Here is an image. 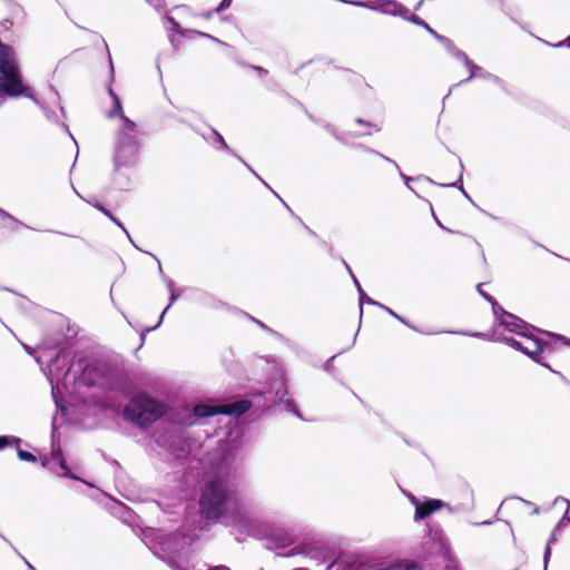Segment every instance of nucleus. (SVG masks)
<instances>
[{
  "label": "nucleus",
  "instance_id": "60",
  "mask_svg": "<svg viewBox=\"0 0 570 570\" xmlns=\"http://www.w3.org/2000/svg\"><path fill=\"white\" fill-rule=\"evenodd\" d=\"M472 336H483V334H481V333H474V334H472Z\"/></svg>",
  "mask_w": 570,
  "mask_h": 570
},
{
  "label": "nucleus",
  "instance_id": "30",
  "mask_svg": "<svg viewBox=\"0 0 570 570\" xmlns=\"http://www.w3.org/2000/svg\"><path fill=\"white\" fill-rule=\"evenodd\" d=\"M436 40L440 41L450 53H452L456 48L452 40L442 35L436 36Z\"/></svg>",
  "mask_w": 570,
  "mask_h": 570
},
{
  "label": "nucleus",
  "instance_id": "23",
  "mask_svg": "<svg viewBox=\"0 0 570 570\" xmlns=\"http://www.w3.org/2000/svg\"><path fill=\"white\" fill-rule=\"evenodd\" d=\"M313 552H314V550L312 548H304V547L297 546V547H294L293 549H291L284 556L285 557H293V556H297V554H304V556L313 557Z\"/></svg>",
  "mask_w": 570,
  "mask_h": 570
},
{
  "label": "nucleus",
  "instance_id": "35",
  "mask_svg": "<svg viewBox=\"0 0 570 570\" xmlns=\"http://www.w3.org/2000/svg\"><path fill=\"white\" fill-rule=\"evenodd\" d=\"M355 121H356L357 124H360V125H366V126H368V127H372V128H374L376 131H380V130H381V127H379L376 124L367 122V121H365V120H364V119H362V118H356V120H355Z\"/></svg>",
  "mask_w": 570,
  "mask_h": 570
},
{
  "label": "nucleus",
  "instance_id": "5",
  "mask_svg": "<svg viewBox=\"0 0 570 570\" xmlns=\"http://www.w3.org/2000/svg\"><path fill=\"white\" fill-rule=\"evenodd\" d=\"M250 402L246 400L219 406L198 404L194 406L195 420H191L190 423L194 424L197 419L209 417L216 414L234 415L237 417L246 413L250 409Z\"/></svg>",
  "mask_w": 570,
  "mask_h": 570
},
{
  "label": "nucleus",
  "instance_id": "25",
  "mask_svg": "<svg viewBox=\"0 0 570 570\" xmlns=\"http://www.w3.org/2000/svg\"><path fill=\"white\" fill-rule=\"evenodd\" d=\"M12 303L21 311H28L31 305L30 299L20 295H16Z\"/></svg>",
  "mask_w": 570,
  "mask_h": 570
},
{
  "label": "nucleus",
  "instance_id": "45",
  "mask_svg": "<svg viewBox=\"0 0 570 570\" xmlns=\"http://www.w3.org/2000/svg\"><path fill=\"white\" fill-rule=\"evenodd\" d=\"M155 8L161 7V0H147Z\"/></svg>",
  "mask_w": 570,
  "mask_h": 570
},
{
  "label": "nucleus",
  "instance_id": "17",
  "mask_svg": "<svg viewBox=\"0 0 570 570\" xmlns=\"http://www.w3.org/2000/svg\"><path fill=\"white\" fill-rule=\"evenodd\" d=\"M409 21H411L412 23L416 24V26H420V27H423L430 35H432L435 39H436V36H439L440 33H438L434 29H432L423 19H421L419 16L416 14H413L411 17H409Z\"/></svg>",
  "mask_w": 570,
  "mask_h": 570
},
{
  "label": "nucleus",
  "instance_id": "31",
  "mask_svg": "<svg viewBox=\"0 0 570 570\" xmlns=\"http://www.w3.org/2000/svg\"><path fill=\"white\" fill-rule=\"evenodd\" d=\"M492 304L493 314L495 316V320L500 323V320L503 317V312H505L497 302L493 299V302H490Z\"/></svg>",
  "mask_w": 570,
  "mask_h": 570
},
{
  "label": "nucleus",
  "instance_id": "40",
  "mask_svg": "<svg viewBox=\"0 0 570 570\" xmlns=\"http://www.w3.org/2000/svg\"><path fill=\"white\" fill-rule=\"evenodd\" d=\"M11 217V214L0 207V218L2 223L7 222Z\"/></svg>",
  "mask_w": 570,
  "mask_h": 570
},
{
  "label": "nucleus",
  "instance_id": "47",
  "mask_svg": "<svg viewBox=\"0 0 570 570\" xmlns=\"http://www.w3.org/2000/svg\"><path fill=\"white\" fill-rule=\"evenodd\" d=\"M169 566H170V568H171L173 570H184V569H181L178 564H176L175 562H170V563H169Z\"/></svg>",
  "mask_w": 570,
  "mask_h": 570
},
{
  "label": "nucleus",
  "instance_id": "36",
  "mask_svg": "<svg viewBox=\"0 0 570 570\" xmlns=\"http://www.w3.org/2000/svg\"><path fill=\"white\" fill-rule=\"evenodd\" d=\"M232 1L233 0H222L219 6L217 7V12H222V11L226 10L227 8H229Z\"/></svg>",
  "mask_w": 570,
  "mask_h": 570
},
{
  "label": "nucleus",
  "instance_id": "38",
  "mask_svg": "<svg viewBox=\"0 0 570 570\" xmlns=\"http://www.w3.org/2000/svg\"><path fill=\"white\" fill-rule=\"evenodd\" d=\"M481 286H482V284H479V285H478V291H479V293H480V294H481V295H482V296H483L488 302H493V299H494V298H493L491 295H489V294L484 293V291H482V289H481Z\"/></svg>",
  "mask_w": 570,
  "mask_h": 570
},
{
  "label": "nucleus",
  "instance_id": "6",
  "mask_svg": "<svg viewBox=\"0 0 570 570\" xmlns=\"http://www.w3.org/2000/svg\"><path fill=\"white\" fill-rule=\"evenodd\" d=\"M534 333L535 332H531L530 335L522 336L523 341H519V340H515L513 337H508V336H498L497 341H500V342L511 346L512 348L522 352L527 356L531 357L534 362L546 366V364H543L539 360L540 353L544 350V343L541 340H539L534 335ZM547 367H549V366L547 365Z\"/></svg>",
  "mask_w": 570,
  "mask_h": 570
},
{
  "label": "nucleus",
  "instance_id": "19",
  "mask_svg": "<svg viewBox=\"0 0 570 570\" xmlns=\"http://www.w3.org/2000/svg\"><path fill=\"white\" fill-rule=\"evenodd\" d=\"M473 78H482L485 80H490L500 87L503 86V80L501 78H499L498 76H495L491 72L483 70L482 68H481V70L478 71V75H475Z\"/></svg>",
  "mask_w": 570,
  "mask_h": 570
},
{
  "label": "nucleus",
  "instance_id": "33",
  "mask_svg": "<svg viewBox=\"0 0 570 570\" xmlns=\"http://www.w3.org/2000/svg\"><path fill=\"white\" fill-rule=\"evenodd\" d=\"M462 176H463V174L461 173V174H460V178H459V180H458V181L452 183V184H448V185H445V186H446V187H459V188H460V190L463 193V195H464L466 198H469V199H470L469 195L466 194V191L464 190V188H463V186H462V184H461V183H462Z\"/></svg>",
  "mask_w": 570,
  "mask_h": 570
},
{
  "label": "nucleus",
  "instance_id": "32",
  "mask_svg": "<svg viewBox=\"0 0 570 570\" xmlns=\"http://www.w3.org/2000/svg\"><path fill=\"white\" fill-rule=\"evenodd\" d=\"M166 22L173 31L180 32V26L173 17H166Z\"/></svg>",
  "mask_w": 570,
  "mask_h": 570
},
{
  "label": "nucleus",
  "instance_id": "26",
  "mask_svg": "<svg viewBox=\"0 0 570 570\" xmlns=\"http://www.w3.org/2000/svg\"><path fill=\"white\" fill-rule=\"evenodd\" d=\"M380 308L384 309L386 313H389L390 315H392L393 317H395L396 320H399L401 323L405 324L406 326L415 330V331H419L417 328H415L414 326H412L405 318H403L402 316H400L399 314H396L394 311H392L390 307L383 305L380 303L379 305Z\"/></svg>",
  "mask_w": 570,
  "mask_h": 570
},
{
  "label": "nucleus",
  "instance_id": "7",
  "mask_svg": "<svg viewBox=\"0 0 570 570\" xmlns=\"http://www.w3.org/2000/svg\"><path fill=\"white\" fill-rule=\"evenodd\" d=\"M41 464L43 468L55 472L60 476H65L72 480H80L77 475L71 473L69 468L66 464V461L62 458L60 449L52 448V453L50 458L45 456L41 460Z\"/></svg>",
  "mask_w": 570,
  "mask_h": 570
},
{
  "label": "nucleus",
  "instance_id": "21",
  "mask_svg": "<svg viewBox=\"0 0 570 570\" xmlns=\"http://www.w3.org/2000/svg\"><path fill=\"white\" fill-rule=\"evenodd\" d=\"M107 116L109 118H114V117L118 116L121 120V125H124V119H129L122 112V105H121L120 100H117L116 102H114V107L111 108L110 111H108Z\"/></svg>",
  "mask_w": 570,
  "mask_h": 570
},
{
  "label": "nucleus",
  "instance_id": "34",
  "mask_svg": "<svg viewBox=\"0 0 570 570\" xmlns=\"http://www.w3.org/2000/svg\"><path fill=\"white\" fill-rule=\"evenodd\" d=\"M19 342H20V344H21L22 348H23V350H24V351H26L30 356L36 357V347H32V346H30V345H28V344H26V343H23V342H21V341H19Z\"/></svg>",
  "mask_w": 570,
  "mask_h": 570
},
{
  "label": "nucleus",
  "instance_id": "2",
  "mask_svg": "<svg viewBox=\"0 0 570 570\" xmlns=\"http://www.w3.org/2000/svg\"><path fill=\"white\" fill-rule=\"evenodd\" d=\"M12 22L3 20L0 22V106L8 99L19 96H33L28 94V88L23 85L22 75L16 58L13 48L4 43L3 39H8Z\"/></svg>",
  "mask_w": 570,
  "mask_h": 570
},
{
  "label": "nucleus",
  "instance_id": "46",
  "mask_svg": "<svg viewBox=\"0 0 570 570\" xmlns=\"http://www.w3.org/2000/svg\"><path fill=\"white\" fill-rule=\"evenodd\" d=\"M209 570H230L227 566H215L213 568H210Z\"/></svg>",
  "mask_w": 570,
  "mask_h": 570
},
{
  "label": "nucleus",
  "instance_id": "52",
  "mask_svg": "<svg viewBox=\"0 0 570 570\" xmlns=\"http://www.w3.org/2000/svg\"><path fill=\"white\" fill-rule=\"evenodd\" d=\"M237 158L245 164V167H247L250 171H254L248 164H246L240 157L237 156Z\"/></svg>",
  "mask_w": 570,
  "mask_h": 570
},
{
  "label": "nucleus",
  "instance_id": "8",
  "mask_svg": "<svg viewBox=\"0 0 570 570\" xmlns=\"http://www.w3.org/2000/svg\"><path fill=\"white\" fill-rule=\"evenodd\" d=\"M500 326L504 327L505 331L514 333L521 337L524 335H530L531 332H540L533 325L509 312H503V317L500 320Z\"/></svg>",
  "mask_w": 570,
  "mask_h": 570
},
{
  "label": "nucleus",
  "instance_id": "37",
  "mask_svg": "<svg viewBox=\"0 0 570 570\" xmlns=\"http://www.w3.org/2000/svg\"><path fill=\"white\" fill-rule=\"evenodd\" d=\"M558 502H562V503H564V504H566V508H567L566 513H567V512L569 511V509H570V501H569L568 499H566V498L559 497V498H557V499L554 500V503H556V504H557Z\"/></svg>",
  "mask_w": 570,
  "mask_h": 570
},
{
  "label": "nucleus",
  "instance_id": "50",
  "mask_svg": "<svg viewBox=\"0 0 570 570\" xmlns=\"http://www.w3.org/2000/svg\"><path fill=\"white\" fill-rule=\"evenodd\" d=\"M22 559L24 560V562H26V564L28 566V568H29V569H32L33 564H32V563H30V562H29L27 559H24L23 557H22Z\"/></svg>",
  "mask_w": 570,
  "mask_h": 570
},
{
  "label": "nucleus",
  "instance_id": "54",
  "mask_svg": "<svg viewBox=\"0 0 570 570\" xmlns=\"http://www.w3.org/2000/svg\"><path fill=\"white\" fill-rule=\"evenodd\" d=\"M352 277H353V281H354V283H355V286L358 288V286H361V284H360V283H358V281L355 278V276H353V275H352Z\"/></svg>",
  "mask_w": 570,
  "mask_h": 570
},
{
  "label": "nucleus",
  "instance_id": "39",
  "mask_svg": "<svg viewBox=\"0 0 570 570\" xmlns=\"http://www.w3.org/2000/svg\"><path fill=\"white\" fill-rule=\"evenodd\" d=\"M11 217V214L0 207V218L2 223L7 222Z\"/></svg>",
  "mask_w": 570,
  "mask_h": 570
},
{
  "label": "nucleus",
  "instance_id": "20",
  "mask_svg": "<svg viewBox=\"0 0 570 570\" xmlns=\"http://www.w3.org/2000/svg\"><path fill=\"white\" fill-rule=\"evenodd\" d=\"M2 227L10 232H18L20 228L26 227V225L11 215L7 222L2 223Z\"/></svg>",
  "mask_w": 570,
  "mask_h": 570
},
{
  "label": "nucleus",
  "instance_id": "55",
  "mask_svg": "<svg viewBox=\"0 0 570 570\" xmlns=\"http://www.w3.org/2000/svg\"><path fill=\"white\" fill-rule=\"evenodd\" d=\"M434 219H435L436 224H438L440 227L445 228V227L441 224V220H439L435 216H434Z\"/></svg>",
  "mask_w": 570,
  "mask_h": 570
},
{
  "label": "nucleus",
  "instance_id": "28",
  "mask_svg": "<svg viewBox=\"0 0 570 570\" xmlns=\"http://www.w3.org/2000/svg\"><path fill=\"white\" fill-rule=\"evenodd\" d=\"M381 570H420V568L415 564H401V563H395V564H392V566H389L384 569H381Z\"/></svg>",
  "mask_w": 570,
  "mask_h": 570
},
{
  "label": "nucleus",
  "instance_id": "10",
  "mask_svg": "<svg viewBox=\"0 0 570 570\" xmlns=\"http://www.w3.org/2000/svg\"><path fill=\"white\" fill-rule=\"evenodd\" d=\"M443 504H444L443 501L438 500V499H429L423 503L421 502L415 508L414 520L421 521V520L428 518L430 514H432L433 512L441 509L443 507Z\"/></svg>",
  "mask_w": 570,
  "mask_h": 570
},
{
  "label": "nucleus",
  "instance_id": "29",
  "mask_svg": "<svg viewBox=\"0 0 570 570\" xmlns=\"http://www.w3.org/2000/svg\"><path fill=\"white\" fill-rule=\"evenodd\" d=\"M46 116L48 119L50 120H55V121H59L60 120V116H63V108L62 107H58L57 109L55 110H46Z\"/></svg>",
  "mask_w": 570,
  "mask_h": 570
},
{
  "label": "nucleus",
  "instance_id": "63",
  "mask_svg": "<svg viewBox=\"0 0 570 570\" xmlns=\"http://www.w3.org/2000/svg\"><path fill=\"white\" fill-rule=\"evenodd\" d=\"M10 331V334H12L13 337H17V334L13 333V331L9 330Z\"/></svg>",
  "mask_w": 570,
  "mask_h": 570
},
{
  "label": "nucleus",
  "instance_id": "18",
  "mask_svg": "<svg viewBox=\"0 0 570 570\" xmlns=\"http://www.w3.org/2000/svg\"><path fill=\"white\" fill-rule=\"evenodd\" d=\"M21 440L13 435H0V450L7 446H19Z\"/></svg>",
  "mask_w": 570,
  "mask_h": 570
},
{
  "label": "nucleus",
  "instance_id": "4",
  "mask_svg": "<svg viewBox=\"0 0 570 570\" xmlns=\"http://www.w3.org/2000/svg\"><path fill=\"white\" fill-rule=\"evenodd\" d=\"M165 413V406L146 395L132 397L124 409L126 420L144 428L148 426Z\"/></svg>",
  "mask_w": 570,
  "mask_h": 570
},
{
  "label": "nucleus",
  "instance_id": "43",
  "mask_svg": "<svg viewBox=\"0 0 570 570\" xmlns=\"http://www.w3.org/2000/svg\"><path fill=\"white\" fill-rule=\"evenodd\" d=\"M543 333L547 334V335L554 336V334H551V333H548V332H543ZM556 337L561 340L564 344L570 346V340L569 338H567L564 336H561V335H556Z\"/></svg>",
  "mask_w": 570,
  "mask_h": 570
},
{
  "label": "nucleus",
  "instance_id": "12",
  "mask_svg": "<svg viewBox=\"0 0 570 570\" xmlns=\"http://www.w3.org/2000/svg\"><path fill=\"white\" fill-rule=\"evenodd\" d=\"M167 286H168V289L170 292V297H169V304L167 305V307L164 309V312L161 313L160 317H159V321L158 323L156 324V326H154L151 330L158 327L163 320H164V316L166 314V312L169 309V307L178 299L179 297V294L176 293L175 291V287H174V282L171 279H167Z\"/></svg>",
  "mask_w": 570,
  "mask_h": 570
},
{
  "label": "nucleus",
  "instance_id": "44",
  "mask_svg": "<svg viewBox=\"0 0 570 570\" xmlns=\"http://www.w3.org/2000/svg\"><path fill=\"white\" fill-rule=\"evenodd\" d=\"M407 498H409V500L411 501V503H412L415 508L417 507V504H420V503H421V502H420V500H419L415 495H413V494H411V493H410V494H407Z\"/></svg>",
  "mask_w": 570,
  "mask_h": 570
},
{
  "label": "nucleus",
  "instance_id": "13",
  "mask_svg": "<svg viewBox=\"0 0 570 570\" xmlns=\"http://www.w3.org/2000/svg\"><path fill=\"white\" fill-rule=\"evenodd\" d=\"M277 395L279 404H283L287 411H291L295 413V415L301 416L298 410L294 405V401L291 397H287L288 393L286 390H284L282 393L278 391Z\"/></svg>",
  "mask_w": 570,
  "mask_h": 570
},
{
  "label": "nucleus",
  "instance_id": "64",
  "mask_svg": "<svg viewBox=\"0 0 570 570\" xmlns=\"http://www.w3.org/2000/svg\"><path fill=\"white\" fill-rule=\"evenodd\" d=\"M10 331V334H12L13 337H17V334L13 333V331L9 330Z\"/></svg>",
  "mask_w": 570,
  "mask_h": 570
},
{
  "label": "nucleus",
  "instance_id": "61",
  "mask_svg": "<svg viewBox=\"0 0 570 570\" xmlns=\"http://www.w3.org/2000/svg\"><path fill=\"white\" fill-rule=\"evenodd\" d=\"M328 367H331V364H330V361L326 363L325 365V368L327 370Z\"/></svg>",
  "mask_w": 570,
  "mask_h": 570
},
{
  "label": "nucleus",
  "instance_id": "41",
  "mask_svg": "<svg viewBox=\"0 0 570 570\" xmlns=\"http://www.w3.org/2000/svg\"><path fill=\"white\" fill-rule=\"evenodd\" d=\"M342 568H344V563H343V562H333V563L327 568V570H341Z\"/></svg>",
  "mask_w": 570,
  "mask_h": 570
},
{
  "label": "nucleus",
  "instance_id": "11",
  "mask_svg": "<svg viewBox=\"0 0 570 570\" xmlns=\"http://www.w3.org/2000/svg\"><path fill=\"white\" fill-rule=\"evenodd\" d=\"M451 55H452L455 59L461 60V61L465 65V67L469 69V72H470V75H469V77H468L466 79H464V80H462V81H460V82L455 83L453 87H456V86H460V85H462V83H464V82L470 81L471 79H473V77H474L475 75H478V71H479V70H481V67H480V66H478V65H475L472 60H470V58L468 57V55H466L465 52H463L462 50H460V49L455 48V50H454V51H452V53H451Z\"/></svg>",
  "mask_w": 570,
  "mask_h": 570
},
{
  "label": "nucleus",
  "instance_id": "9",
  "mask_svg": "<svg viewBox=\"0 0 570 570\" xmlns=\"http://www.w3.org/2000/svg\"><path fill=\"white\" fill-rule=\"evenodd\" d=\"M384 14L399 16L404 20L409 21V17L412 16L410 10L405 8L402 3L395 0H382L379 2L377 7L374 8Z\"/></svg>",
  "mask_w": 570,
  "mask_h": 570
},
{
  "label": "nucleus",
  "instance_id": "56",
  "mask_svg": "<svg viewBox=\"0 0 570 570\" xmlns=\"http://www.w3.org/2000/svg\"><path fill=\"white\" fill-rule=\"evenodd\" d=\"M110 70H111V78H114V67H112L111 62H110Z\"/></svg>",
  "mask_w": 570,
  "mask_h": 570
},
{
  "label": "nucleus",
  "instance_id": "48",
  "mask_svg": "<svg viewBox=\"0 0 570 570\" xmlns=\"http://www.w3.org/2000/svg\"><path fill=\"white\" fill-rule=\"evenodd\" d=\"M198 33H199L200 36H204V37L210 38V39H213V40H215V41H218L216 38H214V37L209 36L208 33H204V32H198Z\"/></svg>",
  "mask_w": 570,
  "mask_h": 570
},
{
  "label": "nucleus",
  "instance_id": "16",
  "mask_svg": "<svg viewBox=\"0 0 570 570\" xmlns=\"http://www.w3.org/2000/svg\"><path fill=\"white\" fill-rule=\"evenodd\" d=\"M368 151H370V153H372V154H375L376 156L381 157V158H382V159H384L385 161H387V163L392 164V165L396 168V170L399 171L400 176L404 179V181H405V184H406L407 188L412 190V188L409 186V181H410L412 178H410L409 176L404 175V174L401 171V169H400L399 165H397L393 159H391V158H389V157H386V156H384V155H382V154H380L379 151H375V150H373V149H368Z\"/></svg>",
  "mask_w": 570,
  "mask_h": 570
},
{
  "label": "nucleus",
  "instance_id": "14",
  "mask_svg": "<svg viewBox=\"0 0 570 570\" xmlns=\"http://www.w3.org/2000/svg\"><path fill=\"white\" fill-rule=\"evenodd\" d=\"M88 203L91 204L94 207H96L98 210H100L104 215H106V217H108L110 220H112L118 227H120L122 229V232L126 234V236L128 237V239H130L129 232L125 228V226L121 224V222H119L107 208H105L100 203H91V202H88Z\"/></svg>",
  "mask_w": 570,
  "mask_h": 570
},
{
  "label": "nucleus",
  "instance_id": "53",
  "mask_svg": "<svg viewBox=\"0 0 570 570\" xmlns=\"http://www.w3.org/2000/svg\"><path fill=\"white\" fill-rule=\"evenodd\" d=\"M352 3L358 7H364V3L360 1H353Z\"/></svg>",
  "mask_w": 570,
  "mask_h": 570
},
{
  "label": "nucleus",
  "instance_id": "49",
  "mask_svg": "<svg viewBox=\"0 0 570 570\" xmlns=\"http://www.w3.org/2000/svg\"><path fill=\"white\" fill-rule=\"evenodd\" d=\"M255 69H256L259 73H266V72H267V71H266L264 68H262V67H256Z\"/></svg>",
  "mask_w": 570,
  "mask_h": 570
},
{
  "label": "nucleus",
  "instance_id": "42",
  "mask_svg": "<svg viewBox=\"0 0 570 570\" xmlns=\"http://www.w3.org/2000/svg\"><path fill=\"white\" fill-rule=\"evenodd\" d=\"M108 94L111 97L114 102H116L117 100H120L119 96L115 92V90L111 87L108 88Z\"/></svg>",
  "mask_w": 570,
  "mask_h": 570
},
{
  "label": "nucleus",
  "instance_id": "15",
  "mask_svg": "<svg viewBox=\"0 0 570 570\" xmlns=\"http://www.w3.org/2000/svg\"><path fill=\"white\" fill-rule=\"evenodd\" d=\"M204 139L208 140L212 144H218L223 149L227 151H232L227 142L225 141L224 137L216 131L215 129H210V135L207 137L203 135Z\"/></svg>",
  "mask_w": 570,
  "mask_h": 570
},
{
  "label": "nucleus",
  "instance_id": "62",
  "mask_svg": "<svg viewBox=\"0 0 570 570\" xmlns=\"http://www.w3.org/2000/svg\"><path fill=\"white\" fill-rule=\"evenodd\" d=\"M10 331V334H12L13 337H17V334L13 333V331L9 330Z\"/></svg>",
  "mask_w": 570,
  "mask_h": 570
},
{
  "label": "nucleus",
  "instance_id": "27",
  "mask_svg": "<svg viewBox=\"0 0 570 570\" xmlns=\"http://www.w3.org/2000/svg\"><path fill=\"white\" fill-rule=\"evenodd\" d=\"M17 455L21 461L36 462V454L18 448Z\"/></svg>",
  "mask_w": 570,
  "mask_h": 570
},
{
  "label": "nucleus",
  "instance_id": "22",
  "mask_svg": "<svg viewBox=\"0 0 570 570\" xmlns=\"http://www.w3.org/2000/svg\"><path fill=\"white\" fill-rule=\"evenodd\" d=\"M358 294H360V314H363V304L367 303L370 305L379 306L380 303L374 301L373 298L368 297L365 292L363 291L362 286H358Z\"/></svg>",
  "mask_w": 570,
  "mask_h": 570
},
{
  "label": "nucleus",
  "instance_id": "51",
  "mask_svg": "<svg viewBox=\"0 0 570 570\" xmlns=\"http://www.w3.org/2000/svg\"><path fill=\"white\" fill-rule=\"evenodd\" d=\"M568 40L560 41L559 43L554 45V47H562L567 43Z\"/></svg>",
  "mask_w": 570,
  "mask_h": 570
},
{
  "label": "nucleus",
  "instance_id": "3",
  "mask_svg": "<svg viewBox=\"0 0 570 570\" xmlns=\"http://www.w3.org/2000/svg\"><path fill=\"white\" fill-rule=\"evenodd\" d=\"M137 125L130 119H124V125H120L116 139L114 153L115 171L132 168L137 163Z\"/></svg>",
  "mask_w": 570,
  "mask_h": 570
},
{
  "label": "nucleus",
  "instance_id": "1",
  "mask_svg": "<svg viewBox=\"0 0 570 570\" xmlns=\"http://www.w3.org/2000/svg\"><path fill=\"white\" fill-rule=\"evenodd\" d=\"M199 510L205 520L243 534L255 535L261 529L258 511L243 502L236 487L224 478L214 479L204 485Z\"/></svg>",
  "mask_w": 570,
  "mask_h": 570
},
{
  "label": "nucleus",
  "instance_id": "59",
  "mask_svg": "<svg viewBox=\"0 0 570 570\" xmlns=\"http://www.w3.org/2000/svg\"><path fill=\"white\" fill-rule=\"evenodd\" d=\"M421 4H422V1H420V2L417 3V6L415 7V10H417L419 8H421Z\"/></svg>",
  "mask_w": 570,
  "mask_h": 570
},
{
  "label": "nucleus",
  "instance_id": "24",
  "mask_svg": "<svg viewBox=\"0 0 570 570\" xmlns=\"http://www.w3.org/2000/svg\"><path fill=\"white\" fill-rule=\"evenodd\" d=\"M557 541V535L556 533L553 532L549 540H548V543H547V547L544 549V553H543V564H544V570H547V567H548V562L550 560V557H551V544L554 543Z\"/></svg>",
  "mask_w": 570,
  "mask_h": 570
},
{
  "label": "nucleus",
  "instance_id": "57",
  "mask_svg": "<svg viewBox=\"0 0 570 570\" xmlns=\"http://www.w3.org/2000/svg\"><path fill=\"white\" fill-rule=\"evenodd\" d=\"M257 323H258V325H259L261 327H263V328H266V330H267L266 325H264V324H263V323H261V322H257Z\"/></svg>",
  "mask_w": 570,
  "mask_h": 570
},
{
  "label": "nucleus",
  "instance_id": "58",
  "mask_svg": "<svg viewBox=\"0 0 570 570\" xmlns=\"http://www.w3.org/2000/svg\"><path fill=\"white\" fill-rule=\"evenodd\" d=\"M129 240L136 247V249H139V246H136V244L134 243V240L131 238Z\"/></svg>",
  "mask_w": 570,
  "mask_h": 570
}]
</instances>
